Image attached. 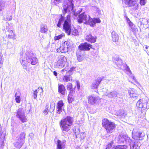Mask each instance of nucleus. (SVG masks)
<instances>
[{
	"instance_id": "obj_1",
	"label": "nucleus",
	"mask_w": 149,
	"mask_h": 149,
	"mask_svg": "<svg viewBox=\"0 0 149 149\" xmlns=\"http://www.w3.org/2000/svg\"><path fill=\"white\" fill-rule=\"evenodd\" d=\"M20 61L24 69H26L27 63H30L32 65H35L38 62L37 58L31 51H27L25 54L21 53L20 56Z\"/></svg>"
},
{
	"instance_id": "obj_2",
	"label": "nucleus",
	"mask_w": 149,
	"mask_h": 149,
	"mask_svg": "<svg viewBox=\"0 0 149 149\" xmlns=\"http://www.w3.org/2000/svg\"><path fill=\"white\" fill-rule=\"evenodd\" d=\"M77 21L79 23H81L84 21L85 24L90 25L91 26H95L96 23H100L101 21L98 18H91L89 15H86L85 13H83L79 15L77 19Z\"/></svg>"
},
{
	"instance_id": "obj_3",
	"label": "nucleus",
	"mask_w": 149,
	"mask_h": 149,
	"mask_svg": "<svg viewBox=\"0 0 149 149\" xmlns=\"http://www.w3.org/2000/svg\"><path fill=\"white\" fill-rule=\"evenodd\" d=\"M73 0H65L63 6L64 10L63 11V13L64 14L68 12H70L71 11L72 12V13L74 15L77 16L81 11L82 9H80L78 11H76V10L73 8Z\"/></svg>"
},
{
	"instance_id": "obj_4",
	"label": "nucleus",
	"mask_w": 149,
	"mask_h": 149,
	"mask_svg": "<svg viewBox=\"0 0 149 149\" xmlns=\"http://www.w3.org/2000/svg\"><path fill=\"white\" fill-rule=\"evenodd\" d=\"M72 118L68 116L64 119H62L60 122V126L63 132H67L70 129V126L72 125Z\"/></svg>"
},
{
	"instance_id": "obj_5",
	"label": "nucleus",
	"mask_w": 149,
	"mask_h": 149,
	"mask_svg": "<svg viewBox=\"0 0 149 149\" xmlns=\"http://www.w3.org/2000/svg\"><path fill=\"white\" fill-rule=\"evenodd\" d=\"M63 28L65 32L68 35H70L72 32V34L74 36L77 35L78 31L74 28L71 27L70 19V17L68 16L67 20H65L63 25Z\"/></svg>"
},
{
	"instance_id": "obj_6",
	"label": "nucleus",
	"mask_w": 149,
	"mask_h": 149,
	"mask_svg": "<svg viewBox=\"0 0 149 149\" xmlns=\"http://www.w3.org/2000/svg\"><path fill=\"white\" fill-rule=\"evenodd\" d=\"M25 135L24 132H22L17 137L16 139L13 143L14 147L16 149H20L23 145L24 142Z\"/></svg>"
},
{
	"instance_id": "obj_7",
	"label": "nucleus",
	"mask_w": 149,
	"mask_h": 149,
	"mask_svg": "<svg viewBox=\"0 0 149 149\" xmlns=\"http://www.w3.org/2000/svg\"><path fill=\"white\" fill-rule=\"evenodd\" d=\"M102 124L107 132L109 133H112L113 131L116 127L114 123L110 121L107 119L105 118L102 120Z\"/></svg>"
},
{
	"instance_id": "obj_8",
	"label": "nucleus",
	"mask_w": 149,
	"mask_h": 149,
	"mask_svg": "<svg viewBox=\"0 0 149 149\" xmlns=\"http://www.w3.org/2000/svg\"><path fill=\"white\" fill-rule=\"evenodd\" d=\"M16 117L21 120L22 123L26 122L27 119L25 116L24 111L23 108H19L17 111Z\"/></svg>"
},
{
	"instance_id": "obj_9",
	"label": "nucleus",
	"mask_w": 149,
	"mask_h": 149,
	"mask_svg": "<svg viewBox=\"0 0 149 149\" xmlns=\"http://www.w3.org/2000/svg\"><path fill=\"white\" fill-rule=\"evenodd\" d=\"M66 58L63 55L59 56L58 58V61L55 66L56 68H61L64 67L67 62Z\"/></svg>"
},
{
	"instance_id": "obj_10",
	"label": "nucleus",
	"mask_w": 149,
	"mask_h": 149,
	"mask_svg": "<svg viewBox=\"0 0 149 149\" xmlns=\"http://www.w3.org/2000/svg\"><path fill=\"white\" fill-rule=\"evenodd\" d=\"M125 3L128 5L129 6L132 7V8L135 10H137L138 8V3L137 0H125Z\"/></svg>"
},
{
	"instance_id": "obj_11",
	"label": "nucleus",
	"mask_w": 149,
	"mask_h": 149,
	"mask_svg": "<svg viewBox=\"0 0 149 149\" xmlns=\"http://www.w3.org/2000/svg\"><path fill=\"white\" fill-rule=\"evenodd\" d=\"M92 45L89 44L87 42H85L84 43H81L78 46V50H80L81 51H89L91 48H92Z\"/></svg>"
},
{
	"instance_id": "obj_12",
	"label": "nucleus",
	"mask_w": 149,
	"mask_h": 149,
	"mask_svg": "<svg viewBox=\"0 0 149 149\" xmlns=\"http://www.w3.org/2000/svg\"><path fill=\"white\" fill-rule=\"evenodd\" d=\"M147 102L145 99H141L136 103V106L137 107L142 108L143 110H145L147 108Z\"/></svg>"
},
{
	"instance_id": "obj_13",
	"label": "nucleus",
	"mask_w": 149,
	"mask_h": 149,
	"mask_svg": "<svg viewBox=\"0 0 149 149\" xmlns=\"http://www.w3.org/2000/svg\"><path fill=\"white\" fill-rule=\"evenodd\" d=\"M127 21L129 24L130 29L134 33H135L137 32L138 31V29L135 25L131 22L130 19L128 18H127Z\"/></svg>"
},
{
	"instance_id": "obj_14",
	"label": "nucleus",
	"mask_w": 149,
	"mask_h": 149,
	"mask_svg": "<svg viewBox=\"0 0 149 149\" xmlns=\"http://www.w3.org/2000/svg\"><path fill=\"white\" fill-rule=\"evenodd\" d=\"M57 149H64L65 147L66 144V141L65 140H63L61 141L58 140L57 142Z\"/></svg>"
},
{
	"instance_id": "obj_15",
	"label": "nucleus",
	"mask_w": 149,
	"mask_h": 149,
	"mask_svg": "<svg viewBox=\"0 0 149 149\" xmlns=\"http://www.w3.org/2000/svg\"><path fill=\"white\" fill-rule=\"evenodd\" d=\"M76 55L77 60L79 62L83 61L85 58L84 56V52L81 51L80 50H77V51Z\"/></svg>"
},
{
	"instance_id": "obj_16",
	"label": "nucleus",
	"mask_w": 149,
	"mask_h": 149,
	"mask_svg": "<svg viewBox=\"0 0 149 149\" xmlns=\"http://www.w3.org/2000/svg\"><path fill=\"white\" fill-rule=\"evenodd\" d=\"M102 79L101 77H98L96 80L93 81L91 85V88L92 89H97L98 86L100 84Z\"/></svg>"
},
{
	"instance_id": "obj_17",
	"label": "nucleus",
	"mask_w": 149,
	"mask_h": 149,
	"mask_svg": "<svg viewBox=\"0 0 149 149\" xmlns=\"http://www.w3.org/2000/svg\"><path fill=\"white\" fill-rule=\"evenodd\" d=\"M63 105L64 104L62 101H59L57 103L56 105L57 110L56 112L57 113L60 114L62 111Z\"/></svg>"
},
{
	"instance_id": "obj_18",
	"label": "nucleus",
	"mask_w": 149,
	"mask_h": 149,
	"mask_svg": "<svg viewBox=\"0 0 149 149\" xmlns=\"http://www.w3.org/2000/svg\"><path fill=\"white\" fill-rule=\"evenodd\" d=\"M96 36H92L91 34H88L86 35V39L90 42L94 43L96 42Z\"/></svg>"
},
{
	"instance_id": "obj_19",
	"label": "nucleus",
	"mask_w": 149,
	"mask_h": 149,
	"mask_svg": "<svg viewBox=\"0 0 149 149\" xmlns=\"http://www.w3.org/2000/svg\"><path fill=\"white\" fill-rule=\"evenodd\" d=\"M122 63V60L120 58H118L115 62L117 68H119L122 70L125 69L124 66L125 65L127 66V65L125 64H123Z\"/></svg>"
},
{
	"instance_id": "obj_20",
	"label": "nucleus",
	"mask_w": 149,
	"mask_h": 149,
	"mask_svg": "<svg viewBox=\"0 0 149 149\" xmlns=\"http://www.w3.org/2000/svg\"><path fill=\"white\" fill-rule=\"evenodd\" d=\"M118 93L116 91H113L110 92L107 94L106 96L111 99H115L118 97Z\"/></svg>"
},
{
	"instance_id": "obj_21",
	"label": "nucleus",
	"mask_w": 149,
	"mask_h": 149,
	"mask_svg": "<svg viewBox=\"0 0 149 149\" xmlns=\"http://www.w3.org/2000/svg\"><path fill=\"white\" fill-rule=\"evenodd\" d=\"M128 91L130 97L134 98L138 97V95L136 94V91L135 89L130 88Z\"/></svg>"
},
{
	"instance_id": "obj_22",
	"label": "nucleus",
	"mask_w": 149,
	"mask_h": 149,
	"mask_svg": "<svg viewBox=\"0 0 149 149\" xmlns=\"http://www.w3.org/2000/svg\"><path fill=\"white\" fill-rule=\"evenodd\" d=\"M88 103L91 104H95L97 98V97H94L92 95L89 96L88 97Z\"/></svg>"
},
{
	"instance_id": "obj_23",
	"label": "nucleus",
	"mask_w": 149,
	"mask_h": 149,
	"mask_svg": "<svg viewBox=\"0 0 149 149\" xmlns=\"http://www.w3.org/2000/svg\"><path fill=\"white\" fill-rule=\"evenodd\" d=\"M6 29L7 30V31L6 32V36L7 38L9 39L13 38L15 35L13 31L10 29L8 30L7 28Z\"/></svg>"
},
{
	"instance_id": "obj_24",
	"label": "nucleus",
	"mask_w": 149,
	"mask_h": 149,
	"mask_svg": "<svg viewBox=\"0 0 149 149\" xmlns=\"http://www.w3.org/2000/svg\"><path fill=\"white\" fill-rule=\"evenodd\" d=\"M66 89L65 86L63 84H61L58 86V92L63 95L66 94Z\"/></svg>"
},
{
	"instance_id": "obj_25",
	"label": "nucleus",
	"mask_w": 149,
	"mask_h": 149,
	"mask_svg": "<svg viewBox=\"0 0 149 149\" xmlns=\"http://www.w3.org/2000/svg\"><path fill=\"white\" fill-rule=\"evenodd\" d=\"M112 38L113 42H116L118 41L119 37L118 36L114 31H113L111 33Z\"/></svg>"
},
{
	"instance_id": "obj_26",
	"label": "nucleus",
	"mask_w": 149,
	"mask_h": 149,
	"mask_svg": "<svg viewBox=\"0 0 149 149\" xmlns=\"http://www.w3.org/2000/svg\"><path fill=\"white\" fill-rule=\"evenodd\" d=\"M69 16L70 17V16L69 15H67V18L65 20V17L62 15H61L60 18H59L58 24H57V26L58 27H60L61 26V24H62L63 22H64L65 20H67L68 18V16Z\"/></svg>"
},
{
	"instance_id": "obj_27",
	"label": "nucleus",
	"mask_w": 149,
	"mask_h": 149,
	"mask_svg": "<svg viewBox=\"0 0 149 149\" xmlns=\"http://www.w3.org/2000/svg\"><path fill=\"white\" fill-rule=\"evenodd\" d=\"M70 43L69 42L65 41L64 43L62 45L65 48V51L68 52L69 50V48L70 47Z\"/></svg>"
},
{
	"instance_id": "obj_28",
	"label": "nucleus",
	"mask_w": 149,
	"mask_h": 149,
	"mask_svg": "<svg viewBox=\"0 0 149 149\" xmlns=\"http://www.w3.org/2000/svg\"><path fill=\"white\" fill-rule=\"evenodd\" d=\"M66 75L63 77V80L64 82H68L70 81V80H72L71 75L67 74L66 72Z\"/></svg>"
},
{
	"instance_id": "obj_29",
	"label": "nucleus",
	"mask_w": 149,
	"mask_h": 149,
	"mask_svg": "<svg viewBox=\"0 0 149 149\" xmlns=\"http://www.w3.org/2000/svg\"><path fill=\"white\" fill-rule=\"evenodd\" d=\"M40 89L41 90L42 92L43 89L41 87H39L38 89H36L35 90L33 91V96L34 99L37 98L38 91Z\"/></svg>"
},
{
	"instance_id": "obj_30",
	"label": "nucleus",
	"mask_w": 149,
	"mask_h": 149,
	"mask_svg": "<svg viewBox=\"0 0 149 149\" xmlns=\"http://www.w3.org/2000/svg\"><path fill=\"white\" fill-rule=\"evenodd\" d=\"M127 71H128V72L130 74V77L131 79L132 80L135 82L136 84H138V82L137 81L136 78L134 77V76L132 74V72L131 71H130V68H128L127 69Z\"/></svg>"
},
{
	"instance_id": "obj_31",
	"label": "nucleus",
	"mask_w": 149,
	"mask_h": 149,
	"mask_svg": "<svg viewBox=\"0 0 149 149\" xmlns=\"http://www.w3.org/2000/svg\"><path fill=\"white\" fill-rule=\"evenodd\" d=\"M48 30V28L46 25H42L40 27V32L42 33H45Z\"/></svg>"
},
{
	"instance_id": "obj_32",
	"label": "nucleus",
	"mask_w": 149,
	"mask_h": 149,
	"mask_svg": "<svg viewBox=\"0 0 149 149\" xmlns=\"http://www.w3.org/2000/svg\"><path fill=\"white\" fill-rule=\"evenodd\" d=\"M5 136L4 135L0 133V145L1 146H3L4 137Z\"/></svg>"
},
{
	"instance_id": "obj_33",
	"label": "nucleus",
	"mask_w": 149,
	"mask_h": 149,
	"mask_svg": "<svg viewBox=\"0 0 149 149\" xmlns=\"http://www.w3.org/2000/svg\"><path fill=\"white\" fill-rule=\"evenodd\" d=\"M128 146L127 145H124L116 146L115 148V149H128Z\"/></svg>"
},
{
	"instance_id": "obj_34",
	"label": "nucleus",
	"mask_w": 149,
	"mask_h": 149,
	"mask_svg": "<svg viewBox=\"0 0 149 149\" xmlns=\"http://www.w3.org/2000/svg\"><path fill=\"white\" fill-rule=\"evenodd\" d=\"M71 91H70V93L68 95V100L69 103H71L73 101V99L72 97Z\"/></svg>"
},
{
	"instance_id": "obj_35",
	"label": "nucleus",
	"mask_w": 149,
	"mask_h": 149,
	"mask_svg": "<svg viewBox=\"0 0 149 149\" xmlns=\"http://www.w3.org/2000/svg\"><path fill=\"white\" fill-rule=\"evenodd\" d=\"M57 51L58 52H61L62 53L67 52V51H65V48L62 45L60 46L59 48L57 49Z\"/></svg>"
},
{
	"instance_id": "obj_36",
	"label": "nucleus",
	"mask_w": 149,
	"mask_h": 149,
	"mask_svg": "<svg viewBox=\"0 0 149 149\" xmlns=\"http://www.w3.org/2000/svg\"><path fill=\"white\" fill-rule=\"evenodd\" d=\"M149 22L148 21V20L145 18L142 19V21L141 22V25H147L148 24Z\"/></svg>"
},
{
	"instance_id": "obj_37",
	"label": "nucleus",
	"mask_w": 149,
	"mask_h": 149,
	"mask_svg": "<svg viewBox=\"0 0 149 149\" xmlns=\"http://www.w3.org/2000/svg\"><path fill=\"white\" fill-rule=\"evenodd\" d=\"M12 18V15L11 13H7V14L6 16V20L7 21H9L11 20Z\"/></svg>"
},
{
	"instance_id": "obj_38",
	"label": "nucleus",
	"mask_w": 149,
	"mask_h": 149,
	"mask_svg": "<svg viewBox=\"0 0 149 149\" xmlns=\"http://www.w3.org/2000/svg\"><path fill=\"white\" fill-rule=\"evenodd\" d=\"M67 89L68 90H70V91H71V93H73L74 91L72 89V84L70 83H69L67 85Z\"/></svg>"
},
{
	"instance_id": "obj_39",
	"label": "nucleus",
	"mask_w": 149,
	"mask_h": 149,
	"mask_svg": "<svg viewBox=\"0 0 149 149\" xmlns=\"http://www.w3.org/2000/svg\"><path fill=\"white\" fill-rule=\"evenodd\" d=\"M64 36V34L62 33L61 34V35L58 36H56L54 37V40H59V39L63 37Z\"/></svg>"
},
{
	"instance_id": "obj_40",
	"label": "nucleus",
	"mask_w": 149,
	"mask_h": 149,
	"mask_svg": "<svg viewBox=\"0 0 149 149\" xmlns=\"http://www.w3.org/2000/svg\"><path fill=\"white\" fill-rule=\"evenodd\" d=\"M46 107H47L45 108V110L43 112L45 115H47L49 111L48 109L49 104L48 103L47 104Z\"/></svg>"
},
{
	"instance_id": "obj_41",
	"label": "nucleus",
	"mask_w": 149,
	"mask_h": 149,
	"mask_svg": "<svg viewBox=\"0 0 149 149\" xmlns=\"http://www.w3.org/2000/svg\"><path fill=\"white\" fill-rule=\"evenodd\" d=\"M4 2L3 1H0V11H2L4 9Z\"/></svg>"
},
{
	"instance_id": "obj_42",
	"label": "nucleus",
	"mask_w": 149,
	"mask_h": 149,
	"mask_svg": "<svg viewBox=\"0 0 149 149\" xmlns=\"http://www.w3.org/2000/svg\"><path fill=\"white\" fill-rule=\"evenodd\" d=\"M75 68V67H72L70 68V69L68 71V72H67V74H69L70 75L72 74L73 73V72Z\"/></svg>"
},
{
	"instance_id": "obj_43",
	"label": "nucleus",
	"mask_w": 149,
	"mask_h": 149,
	"mask_svg": "<svg viewBox=\"0 0 149 149\" xmlns=\"http://www.w3.org/2000/svg\"><path fill=\"white\" fill-rule=\"evenodd\" d=\"M140 133V132H135L134 130H133L132 132V134H134L135 137L136 138H136V139H139Z\"/></svg>"
},
{
	"instance_id": "obj_44",
	"label": "nucleus",
	"mask_w": 149,
	"mask_h": 149,
	"mask_svg": "<svg viewBox=\"0 0 149 149\" xmlns=\"http://www.w3.org/2000/svg\"><path fill=\"white\" fill-rule=\"evenodd\" d=\"M17 95V93H16L15 95V100L16 101V102L17 103H20V100L21 99L20 98V97L19 96H16Z\"/></svg>"
},
{
	"instance_id": "obj_45",
	"label": "nucleus",
	"mask_w": 149,
	"mask_h": 149,
	"mask_svg": "<svg viewBox=\"0 0 149 149\" xmlns=\"http://www.w3.org/2000/svg\"><path fill=\"white\" fill-rule=\"evenodd\" d=\"M145 135V134L144 132H140V134H139V139L140 140H142L144 137V136Z\"/></svg>"
},
{
	"instance_id": "obj_46",
	"label": "nucleus",
	"mask_w": 149,
	"mask_h": 149,
	"mask_svg": "<svg viewBox=\"0 0 149 149\" xmlns=\"http://www.w3.org/2000/svg\"><path fill=\"white\" fill-rule=\"evenodd\" d=\"M3 62V58L2 56H0V68L2 66Z\"/></svg>"
},
{
	"instance_id": "obj_47",
	"label": "nucleus",
	"mask_w": 149,
	"mask_h": 149,
	"mask_svg": "<svg viewBox=\"0 0 149 149\" xmlns=\"http://www.w3.org/2000/svg\"><path fill=\"white\" fill-rule=\"evenodd\" d=\"M80 137L81 138V139L82 140L85 138V137L86 136V134L84 132H81L80 133Z\"/></svg>"
},
{
	"instance_id": "obj_48",
	"label": "nucleus",
	"mask_w": 149,
	"mask_h": 149,
	"mask_svg": "<svg viewBox=\"0 0 149 149\" xmlns=\"http://www.w3.org/2000/svg\"><path fill=\"white\" fill-rule=\"evenodd\" d=\"M113 147L111 143H109L107 146L106 149H113Z\"/></svg>"
},
{
	"instance_id": "obj_49",
	"label": "nucleus",
	"mask_w": 149,
	"mask_h": 149,
	"mask_svg": "<svg viewBox=\"0 0 149 149\" xmlns=\"http://www.w3.org/2000/svg\"><path fill=\"white\" fill-rule=\"evenodd\" d=\"M68 67H65V68L62 69L61 71V72L63 74L65 72H68Z\"/></svg>"
},
{
	"instance_id": "obj_50",
	"label": "nucleus",
	"mask_w": 149,
	"mask_h": 149,
	"mask_svg": "<svg viewBox=\"0 0 149 149\" xmlns=\"http://www.w3.org/2000/svg\"><path fill=\"white\" fill-rule=\"evenodd\" d=\"M76 83L77 84V88L79 90V89L80 88V83L79 81L78 80L76 81Z\"/></svg>"
},
{
	"instance_id": "obj_51",
	"label": "nucleus",
	"mask_w": 149,
	"mask_h": 149,
	"mask_svg": "<svg viewBox=\"0 0 149 149\" xmlns=\"http://www.w3.org/2000/svg\"><path fill=\"white\" fill-rule=\"evenodd\" d=\"M146 0H140V3L141 5H144L146 3Z\"/></svg>"
},
{
	"instance_id": "obj_52",
	"label": "nucleus",
	"mask_w": 149,
	"mask_h": 149,
	"mask_svg": "<svg viewBox=\"0 0 149 149\" xmlns=\"http://www.w3.org/2000/svg\"><path fill=\"white\" fill-rule=\"evenodd\" d=\"M136 149V144L135 143H133L132 144V146H130V149Z\"/></svg>"
},
{
	"instance_id": "obj_53",
	"label": "nucleus",
	"mask_w": 149,
	"mask_h": 149,
	"mask_svg": "<svg viewBox=\"0 0 149 149\" xmlns=\"http://www.w3.org/2000/svg\"><path fill=\"white\" fill-rule=\"evenodd\" d=\"M61 1V0H54V3L55 5H57V4L60 2Z\"/></svg>"
},
{
	"instance_id": "obj_54",
	"label": "nucleus",
	"mask_w": 149,
	"mask_h": 149,
	"mask_svg": "<svg viewBox=\"0 0 149 149\" xmlns=\"http://www.w3.org/2000/svg\"><path fill=\"white\" fill-rule=\"evenodd\" d=\"M34 136V134L33 133H30L29 134V136L30 137L32 138H33Z\"/></svg>"
},
{
	"instance_id": "obj_55",
	"label": "nucleus",
	"mask_w": 149,
	"mask_h": 149,
	"mask_svg": "<svg viewBox=\"0 0 149 149\" xmlns=\"http://www.w3.org/2000/svg\"><path fill=\"white\" fill-rule=\"evenodd\" d=\"M53 74H54L55 76H57V72L55 71H54L53 72Z\"/></svg>"
},
{
	"instance_id": "obj_56",
	"label": "nucleus",
	"mask_w": 149,
	"mask_h": 149,
	"mask_svg": "<svg viewBox=\"0 0 149 149\" xmlns=\"http://www.w3.org/2000/svg\"><path fill=\"white\" fill-rule=\"evenodd\" d=\"M76 149H81V148L80 147L77 146L76 147Z\"/></svg>"
},
{
	"instance_id": "obj_57",
	"label": "nucleus",
	"mask_w": 149,
	"mask_h": 149,
	"mask_svg": "<svg viewBox=\"0 0 149 149\" xmlns=\"http://www.w3.org/2000/svg\"><path fill=\"white\" fill-rule=\"evenodd\" d=\"M121 113L120 115V116L121 115H122V114H123V111H121Z\"/></svg>"
},
{
	"instance_id": "obj_58",
	"label": "nucleus",
	"mask_w": 149,
	"mask_h": 149,
	"mask_svg": "<svg viewBox=\"0 0 149 149\" xmlns=\"http://www.w3.org/2000/svg\"><path fill=\"white\" fill-rule=\"evenodd\" d=\"M1 124H0V132H1Z\"/></svg>"
},
{
	"instance_id": "obj_59",
	"label": "nucleus",
	"mask_w": 149,
	"mask_h": 149,
	"mask_svg": "<svg viewBox=\"0 0 149 149\" xmlns=\"http://www.w3.org/2000/svg\"><path fill=\"white\" fill-rule=\"evenodd\" d=\"M145 48L146 49H148V47L147 46Z\"/></svg>"
},
{
	"instance_id": "obj_60",
	"label": "nucleus",
	"mask_w": 149,
	"mask_h": 149,
	"mask_svg": "<svg viewBox=\"0 0 149 149\" xmlns=\"http://www.w3.org/2000/svg\"><path fill=\"white\" fill-rule=\"evenodd\" d=\"M50 106H51V104Z\"/></svg>"
}]
</instances>
